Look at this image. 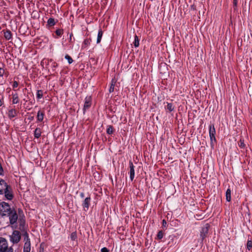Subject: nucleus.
Masks as SVG:
<instances>
[{
    "label": "nucleus",
    "instance_id": "obj_41",
    "mask_svg": "<svg viewBox=\"0 0 252 252\" xmlns=\"http://www.w3.org/2000/svg\"><path fill=\"white\" fill-rule=\"evenodd\" d=\"M3 104V102L0 99V106H1Z\"/></svg>",
    "mask_w": 252,
    "mask_h": 252
},
{
    "label": "nucleus",
    "instance_id": "obj_7",
    "mask_svg": "<svg viewBox=\"0 0 252 252\" xmlns=\"http://www.w3.org/2000/svg\"><path fill=\"white\" fill-rule=\"evenodd\" d=\"M91 198L90 196L86 197L82 202V207L85 211H87L89 210V206L91 203Z\"/></svg>",
    "mask_w": 252,
    "mask_h": 252
},
{
    "label": "nucleus",
    "instance_id": "obj_3",
    "mask_svg": "<svg viewBox=\"0 0 252 252\" xmlns=\"http://www.w3.org/2000/svg\"><path fill=\"white\" fill-rule=\"evenodd\" d=\"M9 237L10 242L13 244H17L21 239V233L18 230H14Z\"/></svg>",
    "mask_w": 252,
    "mask_h": 252
},
{
    "label": "nucleus",
    "instance_id": "obj_31",
    "mask_svg": "<svg viewBox=\"0 0 252 252\" xmlns=\"http://www.w3.org/2000/svg\"><path fill=\"white\" fill-rule=\"evenodd\" d=\"M114 86H115V82H113V80L112 81V83L111 86L109 88V92L112 93L114 90Z\"/></svg>",
    "mask_w": 252,
    "mask_h": 252
},
{
    "label": "nucleus",
    "instance_id": "obj_42",
    "mask_svg": "<svg viewBox=\"0 0 252 252\" xmlns=\"http://www.w3.org/2000/svg\"><path fill=\"white\" fill-rule=\"evenodd\" d=\"M1 171H2V169L1 165H0V173H1Z\"/></svg>",
    "mask_w": 252,
    "mask_h": 252
},
{
    "label": "nucleus",
    "instance_id": "obj_5",
    "mask_svg": "<svg viewBox=\"0 0 252 252\" xmlns=\"http://www.w3.org/2000/svg\"><path fill=\"white\" fill-rule=\"evenodd\" d=\"M6 216L9 217L10 224H14L16 223L18 219V216L15 211L11 210L10 214L7 215Z\"/></svg>",
    "mask_w": 252,
    "mask_h": 252
},
{
    "label": "nucleus",
    "instance_id": "obj_25",
    "mask_svg": "<svg viewBox=\"0 0 252 252\" xmlns=\"http://www.w3.org/2000/svg\"><path fill=\"white\" fill-rule=\"evenodd\" d=\"M211 141V145L212 147H213L214 143L216 142V139L215 136H209Z\"/></svg>",
    "mask_w": 252,
    "mask_h": 252
},
{
    "label": "nucleus",
    "instance_id": "obj_20",
    "mask_svg": "<svg viewBox=\"0 0 252 252\" xmlns=\"http://www.w3.org/2000/svg\"><path fill=\"white\" fill-rule=\"evenodd\" d=\"M166 109L168 110L169 112H172L174 111L175 107L173 106L172 103L167 102Z\"/></svg>",
    "mask_w": 252,
    "mask_h": 252
},
{
    "label": "nucleus",
    "instance_id": "obj_40",
    "mask_svg": "<svg viewBox=\"0 0 252 252\" xmlns=\"http://www.w3.org/2000/svg\"><path fill=\"white\" fill-rule=\"evenodd\" d=\"M240 146H241V147H243L244 146V143H243V142H241V143Z\"/></svg>",
    "mask_w": 252,
    "mask_h": 252
},
{
    "label": "nucleus",
    "instance_id": "obj_43",
    "mask_svg": "<svg viewBox=\"0 0 252 252\" xmlns=\"http://www.w3.org/2000/svg\"><path fill=\"white\" fill-rule=\"evenodd\" d=\"M7 252H13V251H11V250H10V251L9 250V251H8Z\"/></svg>",
    "mask_w": 252,
    "mask_h": 252
},
{
    "label": "nucleus",
    "instance_id": "obj_27",
    "mask_svg": "<svg viewBox=\"0 0 252 252\" xmlns=\"http://www.w3.org/2000/svg\"><path fill=\"white\" fill-rule=\"evenodd\" d=\"M106 131H107V134H112L113 132V127L111 126H108L107 128Z\"/></svg>",
    "mask_w": 252,
    "mask_h": 252
},
{
    "label": "nucleus",
    "instance_id": "obj_17",
    "mask_svg": "<svg viewBox=\"0 0 252 252\" xmlns=\"http://www.w3.org/2000/svg\"><path fill=\"white\" fill-rule=\"evenodd\" d=\"M4 36L7 40L10 39L12 38L11 32L9 30L6 31L4 32Z\"/></svg>",
    "mask_w": 252,
    "mask_h": 252
},
{
    "label": "nucleus",
    "instance_id": "obj_13",
    "mask_svg": "<svg viewBox=\"0 0 252 252\" xmlns=\"http://www.w3.org/2000/svg\"><path fill=\"white\" fill-rule=\"evenodd\" d=\"M91 40L90 39L86 38L85 39L82 45V49H86L91 44Z\"/></svg>",
    "mask_w": 252,
    "mask_h": 252
},
{
    "label": "nucleus",
    "instance_id": "obj_26",
    "mask_svg": "<svg viewBox=\"0 0 252 252\" xmlns=\"http://www.w3.org/2000/svg\"><path fill=\"white\" fill-rule=\"evenodd\" d=\"M77 234L75 232H72L70 236V238L71 240L75 241L77 239Z\"/></svg>",
    "mask_w": 252,
    "mask_h": 252
},
{
    "label": "nucleus",
    "instance_id": "obj_2",
    "mask_svg": "<svg viewBox=\"0 0 252 252\" xmlns=\"http://www.w3.org/2000/svg\"><path fill=\"white\" fill-rule=\"evenodd\" d=\"M13 251V249L10 247L8 248L7 243L5 239L0 238V252H7L8 251Z\"/></svg>",
    "mask_w": 252,
    "mask_h": 252
},
{
    "label": "nucleus",
    "instance_id": "obj_38",
    "mask_svg": "<svg viewBox=\"0 0 252 252\" xmlns=\"http://www.w3.org/2000/svg\"><path fill=\"white\" fill-rule=\"evenodd\" d=\"M162 223H163V225H165L166 224V222L164 220H162Z\"/></svg>",
    "mask_w": 252,
    "mask_h": 252
},
{
    "label": "nucleus",
    "instance_id": "obj_15",
    "mask_svg": "<svg viewBox=\"0 0 252 252\" xmlns=\"http://www.w3.org/2000/svg\"><path fill=\"white\" fill-rule=\"evenodd\" d=\"M216 129L213 125L209 126V136H215Z\"/></svg>",
    "mask_w": 252,
    "mask_h": 252
},
{
    "label": "nucleus",
    "instance_id": "obj_34",
    "mask_svg": "<svg viewBox=\"0 0 252 252\" xmlns=\"http://www.w3.org/2000/svg\"><path fill=\"white\" fill-rule=\"evenodd\" d=\"M4 73V70L3 68L0 67V77H2Z\"/></svg>",
    "mask_w": 252,
    "mask_h": 252
},
{
    "label": "nucleus",
    "instance_id": "obj_12",
    "mask_svg": "<svg viewBox=\"0 0 252 252\" xmlns=\"http://www.w3.org/2000/svg\"><path fill=\"white\" fill-rule=\"evenodd\" d=\"M44 117V112L40 110L38 111L37 114V121L41 122L43 121Z\"/></svg>",
    "mask_w": 252,
    "mask_h": 252
},
{
    "label": "nucleus",
    "instance_id": "obj_22",
    "mask_svg": "<svg viewBox=\"0 0 252 252\" xmlns=\"http://www.w3.org/2000/svg\"><path fill=\"white\" fill-rule=\"evenodd\" d=\"M133 44L135 47H138V46L139 45V41L138 36L136 35H135L134 36V41Z\"/></svg>",
    "mask_w": 252,
    "mask_h": 252
},
{
    "label": "nucleus",
    "instance_id": "obj_37",
    "mask_svg": "<svg viewBox=\"0 0 252 252\" xmlns=\"http://www.w3.org/2000/svg\"><path fill=\"white\" fill-rule=\"evenodd\" d=\"M80 196L81 198H83L85 197V194L83 192H81L80 193Z\"/></svg>",
    "mask_w": 252,
    "mask_h": 252
},
{
    "label": "nucleus",
    "instance_id": "obj_6",
    "mask_svg": "<svg viewBox=\"0 0 252 252\" xmlns=\"http://www.w3.org/2000/svg\"><path fill=\"white\" fill-rule=\"evenodd\" d=\"M92 104V98L90 96H87L85 99V103L83 107L84 113L86 110L89 109Z\"/></svg>",
    "mask_w": 252,
    "mask_h": 252
},
{
    "label": "nucleus",
    "instance_id": "obj_30",
    "mask_svg": "<svg viewBox=\"0 0 252 252\" xmlns=\"http://www.w3.org/2000/svg\"><path fill=\"white\" fill-rule=\"evenodd\" d=\"M247 247L249 250H250L252 248V241L251 240H248L247 241Z\"/></svg>",
    "mask_w": 252,
    "mask_h": 252
},
{
    "label": "nucleus",
    "instance_id": "obj_21",
    "mask_svg": "<svg viewBox=\"0 0 252 252\" xmlns=\"http://www.w3.org/2000/svg\"><path fill=\"white\" fill-rule=\"evenodd\" d=\"M226 199L227 201L229 202L231 200V190L228 189L226 191Z\"/></svg>",
    "mask_w": 252,
    "mask_h": 252
},
{
    "label": "nucleus",
    "instance_id": "obj_35",
    "mask_svg": "<svg viewBox=\"0 0 252 252\" xmlns=\"http://www.w3.org/2000/svg\"><path fill=\"white\" fill-rule=\"evenodd\" d=\"M238 3V0H233V6L234 7V9L237 7Z\"/></svg>",
    "mask_w": 252,
    "mask_h": 252
},
{
    "label": "nucleus",
    "instance_id": "obj_23",
    "mask_svg": "<svg viewBox=\"0 0 252 252\" xmlns=\"http://www.w3.org/2000/svg\"><path fill=\"white\" fill-rule=\"evenodd\" d=\"M43 97V91L42 90H37L36 92V97L37 99H40Z\"/></svg>",
    "mask_w": 252,
    "mask_h": 252
},
{
    "label": "nucleus",
    "instance_id": "obj_39",
    "mask_svg": "<svg viewBox=\"0 0 252 252\" xmlns=\"http://www.w3.org/2000/svg\"><path fill=\"white\" fill-rule=\"evenodd\" d=\"M72 35H73L72 33L70 34V36H69V41H71V37Z\"/></svg>",
    "mask_w": 252,
    "mask_h": 252
},
{
    "label": "nucleus",
    "instance_id": "obj_14",
    "mask_svg": "<svg viewBox=\"0 0 252 252\" xmlns=\"http://www.w3.org/2000/svg\"><path fill=\"white\" fill-rule=\"evenodd\" d=\"M3 193H4L5 196L7 199L11 200L12 199L13 195L11 192L8 190V187L6 188V189L3 191Z\"/></svg>",
    "mask_w": 252,
    "mask_h": 252
},
{
    "label": "nucleus",
    "instance_id": "obj_8",
    "mask_svg": "<svg viewBox=\"0 0 252 252\" xmlns=\"http://www.w3.org/2000/svg\"><path fill=\"white\" fill-rule=\"evenodd\" d=\"M129 165L130 168V171L129 172V178L131 181H132L135 176L134 166L131 161H129Z\"/></svg>",
    "mask_w": 252,
    "mask_h": 252
},
{
    "label": "nucleus",
    "instance_id": "obj_18",
    "mask_svg": "<svg viewBox=\"0 0 252 252\" xmlns=\"http://www.w3.org/2000/svg\"><path fill=\"white\" fill-rule=\"evenodd\" d=\"M102 35H103V32L101 29H100L98 31V32L97 33V41H96L97 43H99L101 41V38L102 37Z\"/></svg>",
    "mask_w": 252,
    "mask_h": 252
},
{
    "label": "nucleus",
    "instance_id": "obj_29",
    "mask_svg": "<svg viewBox=\"0 0 252 252\" xmlns=\"http://www.w3.org/2000/svg\"><path fill=\"white\" fill-rule=\"evenodd\" d=\"M65 59L67 60L69 64H71L73 62L72 59L68 55L65 56Z\"/></svg>",
    "mask_w": 252,
    "mask_h": 252
},
{
    "label": "nucleus",
    "instance_id": "obj_36",
    "mask_svg": "<svg viewBox=\"0 0 252 252\" xmlns=\"http://www.w3.org/2000/svg\"><path fill=\"white\" fill-rule=\"evenodd\" d=\"M101 252H109V250L106 247H103L101 249Z\"/></svg>",
    "mask_w": 252,
    "mask_h": 252
},
{
    "label": "nucleus",
    "instance_id": "obj_10",
    "mask_svg": "<svg viewBox=\"0 0 252 252\" xmlns=\"http://www.w3.org/2000/svg\"><path fill=\"white\" fill-rule=\"evenodd\" d=\"M208 232V228L207 227H202L201 230L200 231V237L202 240H203L204 238L206 237V235Z\"/></svg>",
    "mask_w": 252,
    "mask_h": 252
},
{
    "label": "nucleus",
    "instance_id": "obj_4",
    "mask_svg": "<svg viewBox=\"0 0 252 252\" xmlns=\"http://www.w3.org/2000/svg\"><path fill=\"white\" fill-rule=\"evenodd\" d=\"M24 240L25 244L24 246L23 252H30L31 251V241L27 233L24 235Z\"/></svg>",
    "mask_w": 252,
    "mask_h": 252
},
{
    "label": "nucleus",
    "instance_id": "obj_33",
    "mask_svg": "<svg viewBox=\"0 0 252 252\" xmlns=\"http://www.w3.org/2000/svg\"><path fill=\"white\" fill-rule=\"evenodd\" d=\"M18 83L16 81H14L13 82V85H12V87L13 89H15V88H16L17 87H18Z\"/></svg>",
    "mask_w": 252,
    "mask_h": 252
},
{
    "label": "nucleus",
    "instance_id": "obj_9",
    "mask_svg": "<svg viewBox=\"0 0 252 252\" xmlns=\"http://www.w3.org/2000/svg\"><path fill=\"white\" fill-rule=\"evenodd\" d=\"M8 186L4 180H0V194H3V191L6 189Z\"/></svg>",
    "mask_w": 252,
    "mask_h": 252
},
{
    "label": "nucleus",
    "instance_id": "obj_28",
    "mask_svg": "<svg viewBox=\"0 0 252 252\" xmlns=\"http://www.w3.org/2000/svg\"><path fill=\"white\" fill-rule=\"evenodd\" d=\"M164 236V233L162 231H158L157 234V238L158 239H161Z\"/></svg>",
    "mask_w": 252,
    "mask_h": 252
},
{
    "label": "nucleus",
    "instance_id": "obj_19",
    "mask_svg": "<svg viewBox=\"0 0 252 252\" xmlns=\"http://www.w3.org/2000/svg\"><path fill=\"white\" fill-rule=\"evenodd\" d=\"M41 134V130L39 128H36L34 132V136L35 138H38L40 137Z\"/></svg>",
    "mask_w": 252,
    "mask_h": 252
},
{
    "label": "nucleus",
    "instance_id": "obj_32",
    "mask_svg": "<svg viewBox=\"0 0 252 252\" xmlns=\"http://www.w3.org/2000/svg\"><path fill=\"white\" fill-rule=\"evenodd\" d=\"M56 33L58 36H60L63 33V30L62 29H58L56 31Z\"/></svg>",
    "mask_w": 252,
    "mask_h": 252
},
{
    "label": "nucleus",
    "instance_id": "obj_16",
    "mask_svg": "<svg viewBox=\"0 0 252 252\" xmlns=\"http://www.w3.org/2000/svg\"><path fill=\"white\" fill-rule=\"evenodd\" d=\"M12 103L13 104H17L19 102V97L17 93L12 94Z\"/></svg>",
    "mask_w": 252,
    "mask_h": 252
},
{
    "label": "nucleus",
    "instance_id": "obj_11",
    "mask_svg": "<svg viewBox=\"0 0 252 252\" xmlns=\"http://www.w3.org/2000/svg\"><path fill=\"white\" fill-rule=\"evenodd\" d=\"M17 111L15 109H10L8 112V116L10 119L15 117L17 115Z\"/></svg>",
    "mask_w": 252,
    "mask_h": 252
},
{
    "label": "nucleus",
    "instance_id": "obj_24",
    "mask_svg": "<svg viewBox=\"0 0 252 252\" xmlns=\"http://www.w3.org/2000/svg\"><path fill=\"white\" fill-rule=\"evenodd\" d=\"M47 23L50 26H54L55 24V20L53 18H50L48 20Z\"/></svg>",
    "mask_w": 252,
    "mask_h": 252
},
{
    "label": "nucleus",
    "instance_id": "obj_1",
    "mask_svg": "<svg viewBox=\"0 0 252 252\" xmlns=\"http://www.w3.org/2000/svg\"><path fill=\"white\" fill-rule=\"evenodd\" d=\"M11 208L9 204L6 202H2L0 204V216L1 217L6 216L10 214Z\"/></svg>",
    "mask_w": 252,
    "mask_h": 252
}]
</instances>
